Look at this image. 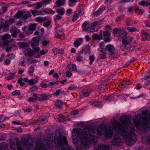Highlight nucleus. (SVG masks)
Segmentation results:
<instances>
[{"label":"nucleus","instance_id":"1","mask_svg":"<svg viewBox=\"0 0 150 150\" xmlns=\"http://www.w3.org/2000/svg\"><path fill=\"white\" fill-rule=\"evenodd\" d=\"M120 120L123 124L118 122H116L113 125V128L117 129L119 134L125 139L126 144L132 146L137 139L134 127L130 122L129 118L127 115H122Z\"/></svg>","mask_w":150,"mask_h":150},{"label":"nucleus","instance_id":"2","mask_svg":"<svg viewBox=\"0 0 150 150\" xmlns=\"http://www.w3.org/2000/svg\"><path fill=\"white\" fill-rule=\"evenodd\" d=\"M76 134L79 136L81 142L82 146L85 149H86L90 147V141L96 143L98 138L95 136L96 134L102 135V133L99 132V130L94 128L87 126L83 130L80 129Z\"/></svg>","mask_w":150,"mask_h":150},{"label":"nucleus","instance_id":"3","mask_svg":"<svg viewBox=\"0 0 150 150\" xmlns=\"http://www.w3.org/2000/svg\"><path fill=\"white\" fill-rule=\"evenodd\" d=\"M147 110H143L142 114L144 115L142 117V123L140 116L137 115L134 117V123L137 131H147L150 129V113L147 114Z\"/></svg>","mask_w":150,"mask_h":150},{"label":"nucleus","instance_id":"4","mask_svg":"<svg viewBox=\"0 0 150 150\" xmlns=\"http://www.w3.org/2000/svg\"><path fill=\"white\" fill-rule=\"evenodd\" d=\"M54 142L56 147L61 149L57 150H74L72 147L68 146L67 138L64 136L59 135L54 139Z\"/></svg>","mask_w":150,"mask_h":150},{"label":"nucleus","instance_id":"5","mask_svg":"<svg viewBox=\"0 0 150 150\" xmlns=\"http://www.w3.org/2000/svg\"><path fill=\"white\" fill-rule=\"evenodd\" d=\"M102 127L103 130H105V136L107 137H111L112 135V127L111 126H109L107 127V125L106 123L101 124V125Z\"/></svg>","mask_w":150,"mask_h":150},{"label":"nucleus","instance_id":"6","mask_svg":"<svg viewBox=\"0 0 150 150\" xmlns=\"http://www.w3.org/2000/svg\"><path fill=\"white\" fill-rule=\"evenodd\" d=\"M122 142V141L120 136L119 135L116 134L113 138L112 144L113 145L117 146L120 145Z\"/></svg>","mask_w":150,"mask_h":150},{"label":"nucleus","instance_id":"7","mask_svg":"<svg viewBox=\"0 0 150 150\" xmlns=\"http://www.w3.org/2000/svg\"><path fill=\"white\" fill-rule=\"evenodd\" d=\"M15 20L13 18H10L8 21H6L4 24L0 25V28H6L8 27Z\"/></svg>","mask_w":150,"mask_h":150},{"label":"nucleus","instance_id":"8","mask_svg":"<svg viewBox=\"0 0 150 150\" xmlns=\"http://www.w3.org/2000/svg\"><path fill=\"white\" fill-rule=\"evenodd\" d=\"M36 150H47V148L41 142L39 143L38 140L36 142Z\"/></svg>","mask_w":150,"mask_h":150},{"label":"nucleus","instance_id":"9","mask_svg":"<svg viewBox=\"0 0 150 150\" xmlns=\"http://www.w3.org/2000/svg\"><path fill=\"white\" fill-rule=\"evenodd\" d=\"M22 141L25 145L26 149L28 150H30L32 144L29 142L28 139L23 138Z\"/></svg>","mask_w":150,"mask_h":150},{"label":"nucleus","instance_id":"10","mask_svg":"<svg viewBox=\"0 0 150 150\" xmlns=\"http://www.w3.org/2000/svg\"><path fill=\"white\" fill-rule=\"evenodd\" d=\"M111 147L109 145L103 144H99L98 146V149H94L93 150H111Z\"/></svg>","mask_w":150,"mask_h":150},{"label":"nucleus","instance_id":"11","mask_svg":"<svg viewBox=\"0 0 150 150\" xmlns=\"http://www.w3.org/2000/svg\"><path fill=\"white\" fill-rule=\"evenodd\" d=\"M100 23L101 21H94L91 23V25L88 27V28H95L99 27Z\"/></svg>","mask_w":150,"mask_h":150},{"label":"nucleus","instance_id":"12","mask_svg":"<svg viewBox=\"0 0 150 150\" xmlns=\"http://www.w3.org/2000/svg\"><path fill=\"white\" fill-rule=\"evenodd\" d=\"M108 51L110 52L109 54L110 55L114 54V52L113 51L115 50L113 46L111 45H109L106 46Z\"/></svg>","mask_w":150,"mask_h":150},{"label":"nucleus","instance_id":"13","mask_svg":"<svg viewBox=\"0 0 150 150\" xmlns=\"http://www.w3.org/2000/svg\"><path fill=\"white\" fill-rule=\"evenodd\" d=\"M37 98L40 101H45L48 99V97L45 94H38Z\"/></svg>","mask_w":150,"mask_h":150},{"label":"nucleus","instance_id":"14","mask_svg":"<svg viewBox=\"0 0 150 150\" xmlns=\"http://www.w3.org/2000/svg\"><path fill=\"white\" fill-rule=\"evenodd\" d=\"M11 33V36L13 38H16L17 36V34L20 32L19 30H17L16 29H11L10 30Z\"/></svg>","mask_w":150,"mask_h":150},{"label":"nucleus","instance_id":"15","mask_svg":"<svg viewBox=\"0 0 150 150\" xmlns=\"http://www.w3.org/2000/svg\"><path fill=\"white\" fill-rule=\"evenodd\" d=\"M82 39L79 38L76 40L74 42V45L75 47H78L82 43Z\"/></svg>","mask_w":150,"mask_h":150},{"label":"nucleus","instance_id":"16","mask_svg":"<svg viewBox=\"0 0 150 150\" xmlns=\"http://www.w3.org/2000/svg\"><path fill=\"white\" fill-rule=\"evenodd\" d=\"M92 38L94 39L101 40L103 39V36L102 33H100V35L94 33L93 34Z\"/></svg>","mask_w":150,"mask_h":150},{"label":"nucleus","instance_id":"17","mask_svg":"<svg viewBox=\"0 0 150 150\" xmlns=\"http://www.w3.org/2000/svg\"><path fill=\"white\" fill-rule=\"evenodd\" d=\"M106 50L104 49L103 50H101L99 52V57L101 59L106 58Z\"/></svg>","mask_w":150,"mask_h":150},{"label":"nucleus","instance_id":"18","mask_svg":"<svg viewBox=\"0 0 150 150\" xmlns=\"http://www.w3.org/2000/svg\"><path fill=\"white\" fill-rule=\"evenodd\" d=\"M141 34L142 40H145L149 39V34L148 33H146L144 30H142Z\"/></svg>","mask_w":150,"mask_h":150},{"label":"nucleus","instance_id":"19","mask_svg":"<svg viewBox=\"0 0 150 150\" xmlns=\"http://www.w3.org/2000/svg\"><path fill=\"white\" fill-rule=\"evenodd\" d=\"M119 35L122 37V38H127V33L123 29H121L120 31Z\"/></svg>","mask_w":150,"mask_h":150},{"label":"nucleus","instance_id":"20","mask_svg":"<svg viewBox=\"0 0 150 150\" xmlns=\"http://www.w3.org/2000/svg\"><path fill=\"white\" fill-rule=\"evenodd\" d=\"M23 17H22V20H25L28 19V18L31 17V15L29 12H27L26 13L23 12Z\"/></svg>","mask_w":150,"mask_h":150},{"label":"nucleus","instance_id":"21","mask_svg":"<svg viewBox=\"0 0 150 150\" xmlns=\"http://www.w3.org/2000/svg\"><path fill=\"white\" fill-rule=\"evenodd\" d=\"M105 10V7L103 8H100L96 12H94L93 13V15L96 16H97L101 14L103 11Z\"/></svg>","mask_w":150,"mask_h":150},{"label":"nucleus","instance_id":"22","mask_svg":"<svg viewBox=\"0 0 150 150\" xmlns=\"http://www.w3.org/2000/svg\"><path fill=\"white\" fill-rule=\"evenodd\" d=\"M66 0H57L56 4L58 7H60L64 5L65 3Z\"/></svg>","mask_w":150,"mask_h":150},{"label":"nucleus","instance_id":"23","mask_svg":"<svg viewBox=\"0 0 150 150\" xmlns=\"http://www.w3.org/2000/svg\"><path fill=\"white\" fill-rule=\"evenodd\" d=\"M67 67L69 70L72 71H75L76 69V66L72 64H69Z\"/></svg>","mask_w":150,"mask_h":150},{"label":"nucleus","instance_id":"24","mask_svg":"<svg viewBox=\"0 0 150 150\" xmlns=\"http://www.w3.org/2000/svg\"><path fill=\"white\" fill-rule=\"evenodd\" d=\"M34 42L32 43H34V45H38L40 38L38 37L34 38L32 39Z\"/></svg>","mask_w":150,"mask_h":150},{"label":"nucleus","instance_id":"25","mask_svg":"<svg viewBox=\"0 0 150 150\" xmlns=\"http://www.w3.org/2000/svg\"><path fill=\"white\" fill-rule=\"evenodd\" d=\"M80 13H81L80 12H79L77 13L74 14L73 16L72 21L73 22H75V21H76L77 20V18L79 16H80L82 15L81 14L80 15Z\"/></svg>","mask_w":150,"mask_h":150},{"label":"nucleus","instance_id":"26","mask_svg":"<svg viewBox=\"0 0 150 150\" xmlns=\"http://www.w3.org/2000/svg\"><path fill=\"white\" fill-rule=\"evenodd\" d=\"M79 0H69V5L70 6L75 5V3L77 2Z\"/></svg>","mask_w":150,"mask_h":150},{"label":"nucleus","instance_id":"27","mask_svg":"<svg viewBox=\"0 0 150 150\" xmlns=\"http://www.w3.org/2000/svg\"><path fill=\"white\" fill-rule=\"evenodd\" d=\"M23 14V11L18 12L16 13V15L14 16V17H16L18 19L22 16Z\"/></svg>","mask_w":150,"mask_h":150},{"label":"nucleus","instance_id":"28","mask_svg":"<svg viewBox=\"0 0 150 150\" xmlns=\"http://www.w3.org/2000/svg\"><path fill=\"white\" fill-rule=\"evenodd\" d=\"M107 85V83L105 81H103L100 85L99 88L101 90H103L106 88L105 86Z\"/></svg>","mask_w":150,"mask_h":150},{"label":"nucleus","instance_id":"29","mask_svg":"<svg viewBox=\"0 0 150 150\" xmlns=\"http://www.w3.org/2000/svg\"><path fill=\"white\" fill-rule=\"evenodd\" d=\"M83 31H86L89 33H93L98 31L97 29H83Z\"/></svg>","mask_w":150,"mask_h":150},{"label":"nucleus","instance_id":"30","mask_svg":"<svg viewBox=\"0 0 150 150\" xmlns=\"http://www.w3.org/2000/svg\"><path fill=\"white\" fill-rule=\"evenodd\" d=\"M84 50V53L86 54L87 53H90V47L89 45H86V47Z\"/></svg>","mask_w":150,"mask_h":150},{"label":"nucleus","instance_id":"31","mask_svg":"<svg viewBox=\"0 0 150 150\" xmlns=\"http://www.w3.org/2000/svg\"><path fill=\"white\" fill-rule=\"evenodd\" d=\"M11 35L8 33L5 34L1 38L2 40H4L7 39H10L11 38Z\"/></svg>","mask_w":150,"mask_h":150},{"label":"nucleus","instance_id":"32","mask_svg":"<svg viewBox=\"0 0 150 150\" xmlns=\"http://www.w3.org/2000/svg\"><path fill=\"white\" fill-rule=\"evenodd\" d=\"M64 8H61V9H57L56 10V12L61 16H62L64 14L63 10Z\"/></svg>","mask_w":150,"mask_h":150},{"label":"nucleus","instance_id":"33","mask_svg":"<svg viewBox=\"0 0 150 150\" xmlns=\"http://www.w3.org/2000/svg\"><path fill=\"white\" fill-rule=\"evenodd\" d=\"M62 103H63L62 101L59 100H57L55 103V105L57 107L60 108Z\"/></svg>","mask_w":150,"mask_h":150},{"label":"nucleus","instance_id":"34","mask_svg":"<svg viewBox=\"0 0 150 150\" xmlns=\"http://www.w3.org/2000/svg\"><path fill=\"white\" fill-rule=\"evenodd\" d=\"M51 21V20H48L47 22H44L43 26L45 27H48L50 25Z\"/></svg>","mask_w":150,"mask_h":150},{"label":"nucleus","instance_id":"35","mask_svg":"<svg viewBox=\"0 0 150 150\" xmlns=\"http://www.w3.org/2000/svg\"><path fill=\"white\" fill-rule=\"evenodd\" d=\"M36 45H34V43H31V46L32 47L33 49L36 52H38L40 50V49L39 47H35Z\"/></svg>","mask_w":150,"mask_h":150},{"label":"nucleus","instance_id":"36","mask_svg":"<svg viewBox=\"0 0 150 150\" xmlns=\"http://www.w3.org/2000/svg\"><path fill=\"white\" fill-rule=\"evenodd\" d=\"M56 37L59 38L63 35V33L62 31H56Z\"/></svg>","mask_w":150,"mask_h":150},{"label":"nucleus","instance_id":"37","mask_svg":"<svg viewBox=\"0 0 150 150\" xmlns=\"http://www.w3.org/2000/svg\"><path fill=\"white\" fill-rule=\"evenodd\" d=\"M38 101V99L37 98H35L33 97H30L29 98L28 101V102H36Z\"/></svg>","mask_w":150,"mask_h":150},{"label":"nucleus","instance_id":"38","mask_svg":"<svg viewBox=\"0 0 150 150\" xmlns=\"http://www.w3.org/2000/svg\"><path fill=\"white\" fill-rule=\"evenodd\" d=\"M58 119L59 122H61L65 120V117L62 115H60L59 116Z\"/></svg>","mask_w":150,"mask_h":150},{"label":"nucleus","instance_id":"39","mask_svg":"<svg viewBox=\"0 0 150 150\" xmlns=\"http://www.w3.org/2000/svg\"><path fill=\"white\" fill-rule=\"evenodd\" d=\"M149 79H150V71L146 74V76L144 78V79L146 80Z\"/></svg>","mask_w":150,"mask_h":150},{"label":"nucleus","instance_id":"40","mask_svg":"<svg viewBox=\"0 0 150 150\" xmlns=\"http://www.w3.org/2000/svg\"><path fill=\"white\" fill-rule=\"evenodd\" d=\"M23 80V79L21 78L18 81V83L21 86H22L25 85V83L22 82Z\"/></svg>","mask_w":150,"mask_h":150},{"label":"nucleus","instance_id":"41","mask_svg":"<svg viewBox=\"0 0 150 150\" xmlns=\"http://www.w3.org/2000/svg\"><path fill=\"white\" fill-rule=\"evenodd\" d=\"M122 44L125 45H128L129 43V42L128 41H127L125 39V38L122 39ZM126 47V45L124 46L125 47Z\"/></svg>","mask_w":150,"mask_h":150},{"label":"nucleus","instance_id":"42","mask_svg":"<svg viewBox=\"0 0 150 150\" xmlns=\"http://www.w3.org/2000/svg\"><path fill=\"white\" fill-rule=\"evenodd\" d=\"M55 50L56 51L57 53L58 54H62L64 53V50L62 49H55Z\"/></svg>","mask_w":150,"mask_h":150},{"label":"nucleus","instance_id":"43","mask_svg":"<svg viewBox=\"0 0 150 150\" xmlns=\"http://www.w3.org/2000/svg\"><path fill=\"white\" fill-rule=\"evenodd\" d=\"M41 120L39 119L35 120L31 122V125H33L36 124H39Z\"/></svg>","mask_w":150,"mask_h":150},{"label":"nucleus","instance_id":"44","mask_svg":"<svg viewBox=\"0 0 150 150\" xmlns=\"http://www.w3.org/2000/svg\"><path fill=\"white\" fill-rule=\"evenodd\" d=\"M90 93V92L88 91H87V92H86L83 91L81 95L83 96L82 97H87L88 96Z\"/></svg>","mask_w":150,"mask_h":150},{"label":"nucleus","instance_id":"45","mask_svg":"<svg viewBox=\"0 0 150 150\" xmlns=\"http://www.w3.org/2000/svg\"><path fill=\"white\" fill-rule=\"evenodd\" d=\"M44 19V18L40 17H37L35 19V20L36 21L38 22H42L43 21Z\"/></svg>","mask_w":150,"mask_h":150},{"label":"nucleus","instance_id":"46","mask_svg":"<svg viewBox=\"0 0 150 150\" xmlns=\"http://www.w3.org/2000/svg\"><path fill=\"white\" fill-rule=\"evenodd\" d=\"M89 59L90 60V64H92L94 60L95 57L94 55L90 56H89Z\"/></svg>","mask_w":150,"mask_h":150},{"label":"nucleus","instance_id":"47","mask_svg":"<svg viewBox=\"0 0 150 150\" xmlns=\"http://www.w3.org/2000/svg\"><path fill=\"white\" fill-rule=\"evenodd\" d=\"M4 40V42L3 44L4 45H7L9 43L11 42V40L13 41L14 40L13 39V40Z\"/></svg>","mask_w":150,"mask_h":150},{"label":"nucleus","instance_id":"48","mask_svg":"<svg viewBox=\"0 0 150 150\" xmlns=\"http://www.w3.org/2000/svg\"><path fill=\"white\" fill-rule=\"evenodd\" d=\"M43 6L41 2H38L36 4V7L35 8L36 9H37L40 8Z\"/></svg>","mask_w":150,"mask_h":150},{"label":"nucleus","instance_id":"49","mask_svg":"<svg viewBox=\"0 0 150 150\" xmlns=\"http://www.w3.org/2000/svg\"><path fill=\"white\" fill-rule=\"evenodd\" d=\"M32 14L34 16L36 15H38V11L35 9V10L31 11Z\"/></svg>","mask_w":150,"mask_h":150},{"label":"nucleus","instance_id":"50","mask_svg":"<svg viewBox=\"0 0 150 150\" xmlns=\"http://www.w3.org/2000/svg\"><path fill=\"white\" fill-rule=\"evenodd\" d=\"M45 11V13H48L49 14H51L53 13V11L52 10L49 9H46L45 10H44Z\"/></svg>","mask_w":150,"mask_h":150},{"label":"nucleus","instance_id":"51","mask_svg":"<svg viewBox=\"0 0 150 150\" xmlns=\"http://www.w3.org/2000/svg\"><path fill=\"white\" fill-rule=\"evenodd\" d=\"M121 29H114L113 30V33L115 34H117L118 33L119 34L120 31Z\"/></svg>","mask_w":150,"mask_h":150},{"label":"nucleus","instance_id":"52","mask_svg":"<svg viewBox=\"0 0 150 150\" xmlns=\"http://www.w3.org/2000/svg\"><path fill=\"white\" fill-rule=\"evenodd\" d=\"M20 92L19 90H17L13 91L12 94L13 95H17L19 94Z\"/></svg>","mask_w":150,"mask_h":150},{"label":"nucleus","instance_id":"53","mask_svg":"<svg viewBox=\"0 0 150 150\" xmlns=\"http://www.w3.org/2000/svg\"><path fill=\"white\" fill-rule=\"evenodd\" d=\"M31 91L32 92L35 91H36L38 89V88L37 86H33L30 89Z\"/></svg>","mask_w":150,"mask_h":150},{"label":"nucleus","instance_id":"54","mask_svg":"<svg viewBox=\"0 0 150 150\" xmlns=\"http://www.w3.org/2000/svg\"><path fill=\"white\" fill-rule=\"evenodd\" d=\"M104 40L105 42H109L110 41V39L109 36L104 37Z\"/></svg>","mask_w":150,"mask_h":150},{"label":"nucleus","instance_id":"55","mask_svg":"<svg viewBox=\"0 0 150 150\" xmlns=\"http://www.w3.org/2000/svg\"><path fill=\"white\" fill-rule=\"evenodd\" d=\"M36 27V24L35 23H30L29 24V28H35Z\"/></svg>","mask_w":150,"mask_h":150},{"label":"nucleus","instance_id":"56","mask_svg":"<svg viewBox=\"0 0 150 150\" xmlns=\"http://www.w3.org/2000/svg\"><path fill=\"white\" fill-rule=\"evenodd\" d=\"M104 98L107 99L108 100H111L113 99V97L111 95H109L107 97H105Z\"/></svg>","mask_w":150,"mask_h":150},{"label":"nucleus","instance_id":"57","mask_svg":"<svg viewBox=\"0 0 150 150\" xmlns=\"http://www.w3.org/2000/svg\"><path fill=\"white\" fill-rule=\"evenodd\" d=\"M103 36L104 37L109 36L110 35V33L108 31H104L103 33Z\"/></svg>","mask_w":150,"mask_h":150},{"label":"nucleus","instance_id":"58","mask_svg":"<svg viewBox=\"0 0 150 150\" xmlns=\"http://www.w3.org/2000/svg\"><path fill=\"white\" fill-rule=\"evenodd\" d=\"M50 41L49 40H44L42 42V45L44 46L46 45Z\"/></svg>","mask_w":150,"mask_h":150},{"label":"nucleus","instance_id":"59","mask_svg":"<svg viewBox=\"0 0 150 150\" xmlns=\"http://www.w3.org/2000/svg\"><path fill=\"white\" fill-rule=\"evenodd\" d=\"M42 5L44 4H47L49 3V1L48 0H44L41 1Z\"/></svg>","mask_w":150,"mask_h":150},{"label":"nucleus","instance_id":"60","mask_svg":"<svg viewBox=\"0 0 150 150\" xmlns=\"http://www.w3.org/2000/svg\"><path fill=\"white\" fill-rule=\"evenodd\" d=\"M66 74L67 76L68 77H70L72 75L71 73L69 71H67L66 72Z\"/></svg>","mask_w":150,"mask_h":150},{"label":"nucleus","instance_id":"61","mask_svg":"<svg viewBox=\"0 0 150 150\" xmlns=\"http://www.w3.org/2000/svg\"><path fill=\"white\" fill-rule=\"evenodd\" d=\"M34 70V68L32 67L30 68L28 70V72L29 74H31L33 73Z\"/></svg>","mask_w":150,"mask_h":150},{"label":"nucleus","instance_id":"62","mask_svg":"<svg viewBox=\"0 0 150 150\" xmlns=\"http://www.w3.org/2000/svg\"><path fill=\"white\" fill-rule=\"evenodd\" d=\"M45 11L44 10L42 9L38 12V15H42L45 14Z\"/></svg>","mask_w":150,"mask_h":150},{"label":"nucleus","instance_id":"63","mask_svg":"<svg viewBox=\"0 0 150 150\" xmlns=\"http://www.w3.org/2000/svg\"><path fill=\"white\" fill-rule=\"evenodd\" d=\"M27 54L29 56L31 57L33 55V52L32 50L29 51L27 53Z\"/></svg>","mask_w":150,"mask_h":150},{"label":"nucleus","instance_id":"64","mask_svg":"<svg viewBox=\"0 0 150 150\" xmlns=\"http://www.w3.org/2000/svg\"><path fill=\"white\" fill-rule=\"evenodd\" d=\"M28 83L30 85H33L35 83L32 79H31L29 80L28 81Z\"/></svg>","mask_w":150,"mask_h":150}]
</instances>
